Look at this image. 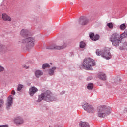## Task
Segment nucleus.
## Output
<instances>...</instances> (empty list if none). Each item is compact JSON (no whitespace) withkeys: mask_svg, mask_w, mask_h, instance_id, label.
<instances>
[{"mask_svg":"<svg viewBox=\"0 0 127 127\" xmlns=\"http://www.w3.org/2000/svg\"><path fill=\"white\" fill-rule=\"evenodd\" d=\"M127 35L125 31L122 34H120L118 32L113 33L109 38V40L112 43V45L114 46H119V44L121 43L122 39L123 38H126Z\"/></svg>","mask_w":127,"mask_h":127,"instance_id":"f257e3e1","label":"nucleus"},{"mask_svg":"<svg viewBox=\"0 0 127 127\" xmlns=\"http://www.w3.org/2000/svg\"><path fill=\"white\" fill-rule=\"evenodd\" d=\"M20 35L23 37L26 38L22 41V43H25V44L28 45V47H32L34 46V42L35 41V40L33 38L28 37V31L23 29L20 32Z\"/></svg>","mask_w":127,"mask_h":127,"instance_id":"f03ea898","label":"nucleus"},{"mask_svg":"<svg viewBox=\"0 0 127 127\" xmlns=\"http://www.w3.org/2000/svg\"><path fill=\"white\" fill-rule=\"evenodd\" d=\"M111 114V107L100 106L97 108V115L100 118H105Z\"/></svg>","mask_w":127,"mask_h":127,"instance_id":"7ed1b4c3","label":"nucleus"},{"mask_svg":"<svg viewBox=\"0 0 127 127\" xmlns=\"http://www.w3.org/2000/svg\"><path fill=\"white\" fill-rule=\"evenodd\" d=\"M82 65L86 70H92V67L96 65V62L90 58H87L84 59Z\"/></svg>","mask_w":127,"mask_h":127,"instance_id":"20e7f679","label":"nucleus"},{"mask_svg":"<svg viewBox=\"0 0 127 127\" xmlns=\"http://www.w3.org/2000/svg\"><path fill=\"white\" fill-rule=\"evenodd\" d=\"M96 54L97 55H101L106 59H111L112 58V55H111V53H110V48H105L104 51H102L101 50L97 49L96 51Z\"/></svg>","mask_w":127,"mask_h":127,"instance_id":"39448f33","label":"nucleus"},{"mask_svg":"<svg viewBox=\"0 0 127 127\" xmlns=\"http://www.w3.org/2000/svg\"><path fill=\"white\" fill-rule=\"evenodd\" d=\"M51 92H50L49 91H47L44 93H42L39 96L37 102H41L42 100H45V101H47V102L53 101L52 97H51Z\"/></svg>","mask_w":127,"mask_h":127,"instance_id":"423d86ee","label":"nucleus"},{"mask_svg":"<svg viewBox=\"0 0 127 127\" xmlns=\"http://www.w3.org/2000/svg\"><path fill=\"white\" fill-rule=\"evenodd\" d=\"M67 43L64 42V44L62 46H58L57 45H53L47 48V49H56L57 50H60L61 49H64L67 47Z\"/></svg>","mask_w":127,"mask_h":127,"instance_id":"0eeeda50","label":"nucleus"},{"mask_svg":"<svg viewBox=\"0 0 127 127\" xmlns=\"http://www.w3.org/2000/svg\"><path fill=\"white\" fill-rule=\"evenodd\" d=\"M82 107L85 111H86V112H88V113L95 112V108H94L92 105L89 104H84L82 105Z\"/></svg>","mask_w":127,"mask_h":127,"instance_id":"6e6552de","label":"nucleus"},{"mask_svg":"<svg viewBox=\"0 0 127 127\" xmlns=\"http://www.w3.org/2000/svg\"><path fill=\"white\" fill-rule=\"evenodd\" d=\"M88 22H89V20L86 17H81L79 21L80 24L81 25H86V24H88Z\"/></svg>","mask_w":127,"mask_h":127,"instance_id":"1a4fd4ad","label":"nucleus"},{"mask_svg":"<svg viewBox=\"0 0 127 127\" xmlns=\"http://www.w3.org/2000/svg\"><path fill=\"white\" fill-rule=\"evenodd\" d=\"M14 121L17 125H21V124H23V119L20 117H16Z\"/></svg>","mask_w":127,"mask_h":127,"instance_id":"9d476101","label":"nucleus"},{"mask_svg":"<svg viewBox=\"0 0 127 127\" xmlns=\"http://www.w3.org/2000/svg\"><path fill=\"white\" fill-rule=\"evenodd\" d=\"M89 36L92 39V40H94V41H96V40H98L99 38H100V36H99V35H96L94 34L93 33H90L89 34Z\"/></svg>","mask_w":127,"mask_h":127,"instance_id":"9b49d317","label":"nucleus"},{"mask_svg":"<svg viewBox=\"0 0 127 127\" xmlns=\"http://www.w3.org/2000/svg\"><path fill=\"white\" fill-rule=\"evenodd\" d=\"M38 91V89L37 88H35V87L33 86L29 89V94L30 96L32 97L36 92Z\"/></svg>","mask_w":127,"mask_h":127,"instance_id":"f8f14e48","label":"nucleus"},{"mask_svg":"<svg viewBox=\"0 0 127 127\" xmlns=\"http://www.w3.org/2000/svg\"><path fill=\"white\" fill-rule=\"evenodd\" d=\"M13 99L11 97V96H9L8 98V100L7 101V103L6 104V106L7 108L8 109L9 107H10L11 105H12V102H13Z\"/></svg>","mask_w":127,"mask_h":127,"instance_id":"ddd939ff","label":"nucleus"},{"mask_svg":"<svg viewBox=\"0 0 127 127\" xmlns=\"http://www.w3.org/2000/svg\"><path fill=\"white\" fill-rule=\"evenodd\" d=\"M2 19L4 21H11V17L6 13L2 14Z\"/></svg>","mask_w":127,"mask_h":127,"instance_id":"4468645a","label":"nucleus"},{"mask_svg":"<svg viewBox=\"0 0 127 127\" xmlns=\"http://www.w3.org/2000/svg\"><path fill=\"white\" fill-rule=\"evenodd\" d=\"M35 74L36 78H39V77L43 75V72L41 70H38L35 71Z\"/></svg>","mask_w":127,"mask_h":127,"instance_id":"2eb2a0df","label":"nucleus"},{"mask_svg":"<svg viewBox=\"0 0 127 127\" xmlns=\"http://www.w3.org/2000/svg\"><path fill=\"white\" fill-rule=\"evenodd\" d=\"M98 78L100 79V80H102L103 81H105L106 80V75L103 73H100L98 75Z\"/></svg>","mask_w":127,"mask_h":127,"instance_id":"dca6fc26","label":"nucleus"},{"mask_svg":"<svg viewBox=\"0 0 127 127\" xmlns=\"http://www.w3.org/2000/svg\"><path fill=\"white\" fill-rule=\"evenodd\" d=\"M81 127H90V125L88 122H84L80 124Z\"/></svg>","mask_w":127,"mask_h":127,"instance_id":"f3484780","label":"nucleus"},{"mask_svg":"<svg viewBox=\"0 0 127 127\" xmlns=\"http://www.w3.org/2000/svg\"><path fill=\"white\" fill-rule=\"evenodd\" d=\"M5 51V46L0 44V53Z\"/></svg>","mask_w":127,"mask_h":127,"instance_id":"a211bd4d","label":"nucleus"},{"mask_svg":"<svg viewBox=\"0 0 127 127\" xmlns=\"http://www.w3.org/2000/svg\"><path fill=\"white\" fill-rule=\"evenodd\" d=\"M54 70H56V67H53L52 69H50L49 71V75H53L54 74Z\"/></svg>","mask_w":127,"mask_h":127,"instance_id":"6ab92c4d","label":"nucleus"},{"mask_svg":"<svg viewBox=\"0 0 127 127\" xmlns=\"http://www.w3.org/2000/svg\"><path fill=\"white\" fill-rule=\"evenodd\" d=\"M93 87H94L93 83H89L87 86V89L88 90H93Z\"/></svg>","mask_w":127,"mask_h":127,"instance_id":"aec40b11","label":"nucleus"},{"mask_svg":"<svg viewBox=\"0 0 127 127\" xmlns=\"http://www.w3.org/2000/svg\"><path fill=\"white\" fill-rule=\"evenodd\" d=\"M85 46H86V43L83 41L81 42L80 44V48H84Z\"/></svg>","mask_w":127,"mask_h":127,"instance_id":"412c9836","label":"nucleus"},{"mask_svg":"<svg viewBox=\"0 0 127 127\" xmlns=\"http://www.w3.org/2000/svg\"><path fill=\"white\" fill-rule=\"evenodd\" d=\"M120 29L121 30H124V29H126V25L125 24H122L120 26Z\"/></svg>","mask_w":127,"mask_h":127,"instance_id":"4be33fe9","label":"nucleus"},{"mask_svg":"<svg viewBox=\"0 0 127 127\" xmlns=\"http://www.w3.org/2000/svg\"><path fill=\"white\" fill-rule=\"evenodd\" d=\"M50 66L48 64H43L42 68L43 69H45V68H49Z\"/></svg>","mask_w":127,"mask_h":127,"instance_id":"5701e85b","label":"nucleus"},{"mask_svg":"<svg viewBox=\"0 0 127 127\" xmlns=\"http://www.w3.org/2000/svg\"><path fill=\"white\" fill-rule=\"evenodd\" d=\"M4 104V102L3 101V100L0 99V108H2V107H3Z\"/></svg>","mask_w":127,"mask_h":127,"instance_id":"b1692460","label":"nucleus"},{"mask_svg":"<svg viewBox=\"0 0 127 127\" xmlns=\"http://www.w3.org/2000/svg\"><path fill=\"white\" fill-rule=\"evenodd\" d=\"M107 26H108L110 29H112L114 27V24H113V23H109L107 24Z\"/></svg>","mask_w":127,"mask_h":127,"instance_id":"393cba45","label":"nucleus"},{"mask_svg":"<svg viewBox=\"0 0 127 127\" xmlns=\"http://www.w3.org/2000/svg\"><path fill=\"white\" fill-rule=\"evenodd\" d=\"M23 87H24L23 85H22V84L19 85L18 86L17 91H21V90L22 89V88H23Z\"/></svg>","mask_w":127,"mask_h":127,"instance_id":"a878e982","label":"nucleus"},{"mask_svg":"<svg viewBox=\"0 0 127 127\" xmlns=\"http://www.w3.org/2000/svg\"><path fill=\"white\" fill-rule=\"evenodd\" d=\"M4 71V67L0 66V72H3Z\"/></svg>","mask_w":127,"mask_h":127,"instance_id":"bb28decb","label":"nucleus"},{"mask_svg":"<svg viewBox=\"0 0 127 127\" xmlns=\"http://www.w3.org/2000/svg\"><path fill=\"white\" fill-rule=\"evenodd\" d=\"M23 68H25V69H28L29 68V66H27L26 65H23Z\"/></svg>","mask_w":127,"mask_h":127,"instance_id":"cd10ccee","label":"nucleus"},{"mask_svg":"<svg viewBox=\"0 0 127 127\" xmlns=\"http://www.w3.org/2000/svg\"><path fill=\"white\" fill-rule=\"evenodd\" d=\"M0 127H8V125H0Z\"/></svg>","mask_w":127,"mask_h":127,"instance_id":"c85d7f7f","label":"nucleus"},{"mask_svg":"<svg viewBox=\"0 0 127 127\" xmlns=\"http://www.w3.org/2000/svg\"><path fill=\"white\" fill-rule=\"evenodd\" d=\"M11 94L12 95H15V91L14 90H12Z\"/></svg>","mask_w":127,"mask_h":127,"instance_id":"c756f323","label":"nucleus"},{"mask_svg":"<svg viewBox=\"0 0 127 127\" xmlns=\"http://www.w3.org/2000/svg\"><path fill=\"white\" fill-rule=\"evenodd\" d=\"M91 79H92V77H88L87 78V80H88V81H90V80H91Z\"/></svg>","mask_w":127,"mask_h":127,"instance_id":"7c9ffc66","label":"nucleus"},{"mask_svg":"<svg viewBox=\"0 0 127 127\" xmlns=\"http://www.w3.org/2000/svg\"><path fill=\"white\" fill-rule=\"evenodd\" d=\"M71 5H72L73 3H70Z\"/></svg>","mask_w":127,"mask_h":127,"instance_id":"2f4dec72","label":"nucleus"},{"mask_svg":"<svg viewBox=\"0 0 127 127\" xmlns=\"http://www.w3.org/2000/svg\"><path fill=\"white\" fill-rule=\"evenodd\" d=\"M50 64L52 65V63H51Z\"/></svg>","mask_w":127,"mask_h":127,"instance_id":"473e14b6","label":"nucleus"}]
</instances>
